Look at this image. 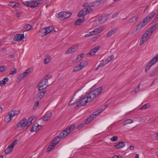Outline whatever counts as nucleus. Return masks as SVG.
<instances>
[{"instance_id":"obj_1","label":"nucleus","mask_w":158,"mask_h":158,"mask_svg":"<svg viewBox=\"0 0 158 158\" xmlns=\"http://www.w3.org/2000/svg\"><path fill=\"white\" fill-rule=\"evenodd\" d=\"M102 90V86L89 92V93H86V94L89 100V102H92L95 99L101 94Z\"/></svg>"},{"instance_id":"obj_2","label":"nucleus","mask_w":158,"mask_h":158,"mask_svg":"<svg viewBox=\"0 0 158 158\" xmlns=\"http://www.w3.org/2000/svg\"><path fill=\"white\" fill-rule=\"evenodd\" d=\"M77 102L78 103L76 106V108H79L81 106H85L88 102H89V101L86 94L85 95L80 97L79 99L77 100Z\"/></svg>"},{"instance_id":"obj_3","label":"nucleus","mask_w":158,"mask_h":158,"mask_svg":"<svg viewBox=\"0 0 158 158\" xmlns=\"http://www.w3.org/2000/svg\"><path fill=\"white\" fill-rule=\"evenodd\" d=\"M52 77V76L48 75L45 77L44 79L42 80L41 81L39 84V91L43 90L46 88L48 86L47 83H48V81Z\"/></svg>"},{"instance_id":"obj_4","label":"nucleus","mask_w":158,"mask_h":158,"mask_svg":"<svg viewBox=\"0 0 158 158\" xmlns=\"http://www.w3.org/2000/svg\"><path fill=\"white\" fill-rule=\"evenodd\" d=\"M19 114V110H11L10 111L8 115L4 119L5 122L8 123L9 122L12 118L15 116H17Z\"/></svg>"},{"instance_id":"obj_5","label":"nucleus","mask_w":158,"mask_h":158,"mask_svg":"<svg viewBox=\"0 0 158 158\" xmlns=\"http://www.w3.org/2000/svg\"><path fill=\"white\" fill-rule=\"evenodd\" d=\"M71 14L72 13L71 12H67L66 11L61 12L57 13L56 16L60 20H63L69 17Z\"/></svg>"},{"instance_id":"obj_6","label":"nucleus","mask_w":158,"mask_h":158,"mask_svg":"<svg viewBox=\"0 0 158 158\" xmlns=\"http://www.w3.org/2000/svg\"><path fill=\"white\" fill-rule=\"evenodd\" d=\"M150 33L147 30L143 35L139 42L140 45H142L143 43L146 42L148 39L149 36L151 35H150Z\"/></svg>"},{"instance_id":"obj_7","label":"nucleus","mask_w":158,"mask_h":158,"mask_svg":"<svg viewBox=\"0 0 158 158\" xmlns=\"http://www.w3.org/2000/svg\"><path fill=\"white\" fill-rule=\"evenodd\" d=\"M104 2L103 0H99L90 3H85L84 4V6L85 7L95 6L101 4Z\"/></svg>"},{"instance_id":"obj_8","label":"nucleus","mask_w":158,"mask_h":158,"mask_svg":"<svg viewBox=\"0 0 158 158\" xmlns=\"http://www.w3.org/2000/svg\"><path fill=\"white\" fill-rule=\"evenodd\" d=\"M156 14V13L154 12L151 13L148 15L143 20H144V23H145L147 24L153 18L155 15Z\"/></svg>"},{"instance_id":"obj_9","label":"nucleus","mask_w":158,"mask_h":158,"mask_svg":"<svg viewBox=\"0 0 158 158\" xmlns=\"http://www.w3.org/2000/svg\"><path fill=\"white\" fill-rule=\"evenodd\" d=\"M52 112L50 111L47 112L44 116L41 118V119L44 121H47L49 120L52 116Z\"/></svg>"},{"instance_id":"obj_10","label":"nucleus","mask_w":158,"mask_h":158,"mask_svg":"<svg viewBox=\"0 0 158 158\" xmlns=\"http://www.w3.org/2000/svg\"><path fill=\"white\" fill-rule=\"evenodd\" d=\"M24 38V34L17 35L14 36V39L13 41H20L22 40Z\"/></svg>"},{"instance_id":"obj_11","label":"nucleus","mask_w":158,"mask_h":158,"mask_svg":"<svg viewBox=\"0 0 158 158\" xmlns=\"http://www.w3.org/2000/svg\"><path fill=\"white\" fill-rule=\"evenodd\" d=\"M147 23H144V20H143V22H140L139 24H138L136 27V32L137 33L139 32L141 28L145 25Z\"/></svg>"},{"instance_id":"obj_12","label":"nucleus","mask_w":158,"mask_h":158,"mask_svg":"<svg viewBox=\"0 0 158 158\" xmlns=\"http://www.w3.org/2000/svg\"><path fill=\"white\" fill-rule=\"evenodd\" d=\"M78 48V45H74L67 50L66 52V54L71 53L76 51Z\"/></svg>"},{"instance_id":"obj_13","label":"nucleus","mask_w":158,"mask_h":158,"mask_svg":"<svg viewBox=\"0 0 158 158\" xmlns=\"http://www.w3.org/2000/svg\"><path fill=\"white\" fill-rule=\"evenodd\" d=\"M67 130H64L61 131L59 134V136L61 139L64 138L69 134L67 131Z\"/></svg>"},{"instance_id":"obj_14","label":"nucleus","mask_w":158,"mask_h":158,"mask_svg":"<svg viewBox=\"0 0 158 158\" xmlns=\"http://www.w3.org/2000/svg\"><path fill=\"white\" fill-rule=\"evenodd\" d=\"M27 121L26 118H23L17 124V127L18 128H21L22 127Z\"/></svg>"},{"instance_id":"obj_15","label":"nucleus","mask_w":158,"mask_h":158,"mask_svg":"<svg viewBox=\"0 0 158 158\" xmlns=\"http://www.w3.org/2000/svg\"><path fill=\"white\" fill-rule=\"evenodd\" d=\"M158 26V24L157 23H155L148 29V31L150 33V35H151L153 32L156 29V27Z\"/></svg>"},{"instance_id":"obj_16","label":"nucleus","mask_w":158,"mask_h":158,"mask_svg":"<svg viewBox=\"0 0 158 158\" xmlns=\"http://www.w3.org/2000/svg\"><path fill=\"white\" fill-rule=\"evenodd\" d=\"M100 47L97 46L95 47L93 49H91L89 53L90 55L92 56H94L95 55V53L99 49Z\"/></svg>"},{"instance_id":"obj_17","label":"nucleus","mask_w":158,"mask_h":158,"mask_svg":"<svg viewBox=\"0 0 158 158\" xmlns=\"http://www.w3.org/2000/svg\"><path fill=\"white\" fill-rule=\"evenodd\" d=\"M46 32H47V31H46L45 28H42L40 29L39 33L40 36L43 37L47 35L46 34Z\"/></svg>"},{"instance_id":"obj_18","label":"nucleus","mask_w":158,"mask_h":158,"mask_svg":"<svg viewBox=\"0 0 158 158\" xmlns=\"http://www.w3.org/2000/svg\"><path fill=\"white\" fill-rule=\"evenodd\" d=\"M139 18L138 15H135L129 19L128 23H132L135 21Z\"/></svg>"},{"instance_id":"obj_19","label":"nucleus","mask_w":158,"mask_h":158,"mask_svg":"<svg viewBox=\"0 0 158 158\" xmlns=\"http://www.w3.org/2000/svg\"><path fill=\"white\" fill-rule=\"evenodd\" d=\"M125 146V143L124 142H119L117 144L115 145L114 146L117 149H119L123 148Z\"/></svg>"},{"instance_id":"obj_20","label":"nucleus","mask_w":158,"mask_h":158,"mask_svg":"<svg viewBox=\"0 0 158 158\" xmlns=\"http://www.w3.org/2000/svg\"><path fill=\"white\" fill-rule=\"evenodd\" d=\"M9 6H12L13 7L16 8L20 7V5L18 3H16L14 2H10L9 3Z\"/></svg>"},{"instance_id":"obj_21","label":"nucleus","mask_w":158,"mask_h":158,"mask_svg":"<svg viewBox=\"0 0 158 158\" xmlns=\"http://www.w3.org/2000/svg\"><path fill=\"white\" fill-rule=\"evenodd\" d=\"M56 145L55 144H54L52 142L48 146L47 150V152H50Z\"/></svg>"},{"instance_id":"obj_22","label":"nucleus","mask_w":158,"mask_h":158,"mask_svg":"<svg viewBox=\"0 0 158 158\" xmlns=\"http://www.w3.org/2000/svg\"><path fill=\"white\" fill-rule=\"evenodd\" d=\"M13 147L10 144V145L5 150V152L6 154H8L11 152L13 148Z\"/></svg>"},{"instance_id":"obj_23","label":"nucleus","mask_w":158,"mask_h":158,"mask_svg":"<svg viewBox=\"0 0 158 158\" xmlns=\"http://www.w3.org/2000/svg\"><path fill=\"white\" fill-rule=\"evenodd\" d=\"M85 20L84 17H83V18L82 19H79L77 20L75 22V25H79L83 23Z\"/></svg>"},{"instance_id":"obj_24","label":"nucleus","mask_w":158,"mask_h":158,"mask_svg":"<svg viewBox=\"0 0 158 158\" xmlns=\"http://www.w3.org/2000/svg\"><path fill=\"white\" fill-rule=\"evenodd\" d=\"M60 139L59 136H57L53 139L52 142L56 145L60 141Z\"/></svg>"},{"instance_id":"obj_25","label":"nucleus","mask_w":158,"mask_h":158,"mask_svg":"<svg viewBox=\"0 0 158 158\" xmlns=\"http://www.w3.org/2000/svg\"><path fill=\"white\" fill-rule=\"evenodd\" d=\"M46 93V91H43L37 94V96L40 99L43 98L44 96Z\"/></svg>"},{"instance_id":"obj_26","label":"nucleus","mask_w":158,"mask_h":158,"mask_svg":"<svg viewBox=\"0 0 158 158\" xmlns=\"http://www.w3.org/2000/svg\"><path fill=\"white\" fill-rule=\"evenodd\" d=\"M38 5V3L35 2L30 1L29 7L32 8H34L37 6Z\"/></svg>"},{"instance_id":"obj_27","label":"nucleus","mask_w":158,"mask_h":158,"mask_svg":"<svg viewBox=\"0 0 158 158\" xmlns=\"http://www.w3.org/2000/svg\"><path fill=\"white\" fill-rule=\"evenodd\" d=\"M85 9H83L82 10H81V11H80L78 15V16L79 17H81L82 16H84L85 15H86L87 13L86 12V11L85 10Z\"/></svg>"},{"instance_id":"obj_28","label":"nucleus","mask_w":158,"mask_h":158,"mask_svg":"<svg viewBox=\"0 0 158 158\" xmlns=\"http://www.w3.org/2000/svg\"><path fill=\"white\" fill-rule=\"evenodd\" d=\"M54 28L53 26H50L47 27L45 28L46 31H47V32L46 34V35L50 33L53 29Z\"/></svg>"},{"instance_id":"obj_29","label":"nucleus","mask_w":158,"mask_h":158,"mask_svg":"<svg viewBox=\"0 0 158 158\" xmlns=\"http://www.w3.org/2000/svg\"><path fill=\"white\" fill-rule=\"evenodd\" d=\"M75 127V125L74 124H72L69 127L66 128L65 129L67 130V131L68 133L69 134L70 132L72 131L74 129Z\"/></svg>"},{"instance_id":"obj_30","label":"nucleus","mask_w":158,"mask_h":158,"mask_svg":"<svg viewBox=\"0 0 158 158\" xmlns=\"http://www.w3.org/2000/svg\"><path fill=\"white\" fill-rule=\"evenodd\" d=\"M107 20V18L105 16H102L99 17V21L101 23H104Z\"/></svg>"},{"instance_id":"obj_31","label":"nucleus","mask_w":158,"mask_h":158,"mask_svg":"<svg viewBox=\"0 0 158 158\" xmlns=\"http://www.w3.org/2000/svg\"><path fill=\"white\" fill-rule=\"evenodd\" d=\"M102 31V30H98V29H96L93 31L90 32L89 33L90 36H91L98 33H100Z\"/></svg>"},{"instance_id":"obj_32","label":"nucleus","mask_w":158,"mask_h":158,"mask_svg":"<svg viewBox=\"0 0 158 158\" xmlns=\"http://www.w3.org/2000/svg\"><path fill=\"white\" fill-rule=\"evenodd\" d=\"M158 61V59L155 56L152 58L149 63L151 64H152V65H153L156 63Z\"/></svg>"},{"instance_id":"obj_33","label":"nucleus","mask_w":158,"mask_h":158,"mask_svg":"<svg viewBox=\"0 0 158 158\" xmlns=\"http://www.w3.org/2000/svg\"><path fill=\"white\" fill-rule=\"evenodd\" d=\"M116 31V30L115 29H112L107 34L106 36L107 37H110L112 35L114 34L115 32Z\"/></svg>"},{"instance_id":"obj_34","label":"nucleus","mask_w":158,"mask_h":158,"mask_svg":"<svg viewBox=\"0 0 158 158\" xmlns=\"http://www.w3.org/2000/svg\"><path fill=\"white\" fill-rule=\"evenodd\" d=\"M87 65V62L85 61H83L79 64L82 69L86 67Z\"/></svg>"},{"instance_id":"obj_35","label":"nucleus","mask_w":158,"mask_h":158,"mask_svg":"<svg viewBox=\"0 0 158 158\" xmlns=\"http://www.w3.org/2000/svg\"><path fill=\"white\" fill-rule=\"evenodd\" d=\"M82 69L79 64L78 66L74 67L73 71L74 72H77Z\"/></svg>"},{"instance_id":"obj_36","label":"nucleus","mask_w":158,"mask_h":158,"mask_svg":"<svg viewBox=\"0 0 158 158\" xmlns=\"http://www.w3.org/2000/svg\"><path fill=\"white\" fill-rule=\"evenodd\" d=\"M32 27L30 24H27L24 26V30L25 31H28L32 28Z\"/></svg>"},{"instance_id":"obj_37","label":"nucleus","mask_w":158,"mask_h":158,"mask_svg":"<svg viewBox=\"0 0 158 158\" xmlns=\"http://www.w3.org/2000/svg\"><path fill=\"white\" fill-rule=\"evenodd\" d=\"M9 80V79L7 77H6L4 78L2 81H0V85H5L6 84V82L8 81Z\"/></svg>"},{"instance_id":"obj_38","label":"nucleus","mask_w":158,"mask_h":158,"mask_svg":"<svg viewBox=\"0 0 158 158\" xmlns=\"http://www.w3.org/2000/svg\"><path fill=\"white\" fill-rule=\"evenodd\" d=\"M133 122V121L131 119H127L123 122V125L124 126L127 124H130Z\"/></svg>"},{"instance_id":"obj_39","label":"nucleus","mask_w":158,"mask_h":158,"mask_svg":"<svg viewBox=\"0 0 158 158\" xmlns=\"http://www.w3.org/2000/svg\"><path fill=\"white\" fill-rule=\"evenodd\" d=\"M141 85V83H139L137 86V88L135 89L134 90H132L131 92L133 94H134V92L135 94L139 92V87Z\"/></svg>"},{"instance_id":"obj_40","label":"nucleus","mask_w":158,"mask_h":158,"mask_svg":"<svg viewBox=\"0 0 158 158\" xmlns=\"http://www.w3.org/2000/svg\"><path fill=\"white\" fill-rule=\"evenodd\" d=\"M114 56L113 55L108 56L107 59L106 60V64H107L110 61L114 58Z\"/></svg>"},{"instance_id":"obj_41","label":"nucleus","mask_w":158,"mask_h":158,"mask_svg":"<svg viewBox=\"0 0 158 158\" xmlns=\"http://www.w3.org/2000/svg\"><path fill=\"white\" fill-rule=\"evenodd\" d=\"M50 59L51 57L49 56H47L44 60V62L46 64H48L50 61Z\"/></svg>"},{"instance_id":"obj_42","label":"nucleus","mask_w":158,"mask_h":158,"mask_svg":"<svg viewBox=\"0 0 158 158\" xmlns=\"http://www.w3.org/2000/svg\"><path fill=\"white\" fill-rule=\"evenodd\" d=\"M7 69V68L6 66H0V72H3L6 71Z\"/></svg>"},{"instance_id":"obj_43","label":"nucleus","mask_w":158,"mask_h":158,"mask_svg":"<svg viewBox=\"0 0 158 158\" xmlns=\"http://www.w3.org/2000/svg\"><path fill=\"white\" fill-rule=\"evenodd\" d=\"M39 103L38 101H36L35 104L33 106V109L34 110H36L37 108H39Z\"/></svg>"},{"instance_id":"obj_44","label":"nucleus","mask_w":158,"mask_h":158,"mask_svg":"<svg viewBox=\"0 0 158 158\" xmlns=\"http://www.w3.org/2000/svg\"><path fill=\"white\" fill-rule=\"evenodd\" d=\"M152 65V64H151L149 63L148 64V65L146 66L145 68V72L146 73L147 72V71L149 70V69L150 68Z\"/></svg>"},{"instance_id":"obj_45","label":"nucleus","mask_w":158,"mask_h":158,"mask_svg":"<svg viewBox=\"0 0 158 158\" xmlns=\"http://www.w3.org/2000/svg\"><path fill=\"white\" fill-rule=\"evenodd\" d=\"M84 56V54L83 53L81 54L78 55L77 56V59L79 61H80L83 58Z\"/></svg>"},{"instance_id":"obj_46","label":"nucleus","mask_w":158,"mask_h":158,"mask_svg":"<svg viewBox=\"0 0 158 158\" xmlns=\"http://www.w3.org/2000/svg\"><path fill=\"white\" fill-rule=\"evenodd\" d=\"M98 113H96V111L94 112L93 113L91 116L92 117V119H94V118H96L98 115Z\"/></svg>"},{"instance_id":"obj_47","label":"nucleus","mask_w":158,"mask_h":158,"mask_svg":"<svg viewBox=\"0 0 158 158\" xmlns=\"http://www.w3.org/2000/svg\"><path fill=\"white\" fill-rule=\"evenodd\" d=\"M33 119H29L27 122L26 123V128H27L32 123V121Z\"/></svg>"},{"instance_id":"obj_48","label":"nucleus","mask_w":158,"mask_h":158,"mask_svg":"<svg viewBox=\"0 0 158 158\" xmlns=\"http://www.w3.org/2000/svg\"><path fill=\"white\" fill-rule=\"evenodd\" d=\"M18 140L17 139H15L10 144L13 148L18 143Z\"/></svg>"},{"instance_id":"obj_49","label":"nucleus","mask_w":158,"mask_h":158,"mask_svg":"<svg viewBox=\"0 0 158 158\" xmlns=\"http://www.w3.org/2000/svg\"><path fill=\"white\" fill-rule=\"evenodd\" d=\"M157 72L155 71L154 70L151 73L149 76L151 77H153L154 76L157 75Z\"/></svg>"},{"instance_id":"obj_50","label":"nucleus","mask_w":158,"mask_h":158,"mask_svg":"<svg viewBox=\"0 0 158 158\" xmlns=\"http://www.w3.org/2000/svg\"><path fill=\"white\" fill-rule=\"evenodd\" d=\"M118 139V137L117 136H114L111 138L110 140L113 142L117 141Z\"/></svg>"},{"instance_id":"obj_51","label":"nucleus","mask_w":158,"mask_h":158,"mask_svg":"<svg viewBox=\"0 0 158 158\" xmlns=\"http://www.w3.org/2000/svg\"><path fill=\"white\" fill-rule=\"evenodd\" d=\"M85 9V10L86 11V12H87V11L88 13H89L91 12L93 10V9L91 7H89V8Z\"/></svg>"},{"instance_id":"obj_52","label":"nucleus","mask_w":158,"mask_h":158,"mask_svg":"<svg viewBox=\"0 0 158 158\" xmlns=\"http://www.w3.org/2000/svg\"><path fill=\"white\" fill-rule=\"evenodd\" d=\"M149 106H148V104H146L142 106L140 109L141 110L146 109Z\"/></svg>"},{"instance_id":"obj_53","label":"nucleus","mask_w":158,"mask_h":158,"mask_svg":"<svg viewBox=\"0 0 158 158\" xmlns=\"http://www.w3.org/2000/svg\"><path fill=\"white\" fill-rule=\"evenodd\" d=\"M36 125H37V123H35L32 127L34 129L35 131H37L39 130V129L37 128V126H36Z\"/></svg>"},{"instance_id":"obj_54","label":"nucleus","mask_w":158,"mask_h":158,"mask_svg":"<svg viewBox=\"0 0 158 158\" xmlns=\"http://www.w3.org/2000/svg\"><path fill=\"white\" fill-rule=\"evenodd\" d=\"M30 2V1H25L23 3L24 5H25L29 7Z\"/></svg>"},{"instance_id":"obj_55","label":"nucleus","mask_w":158,"mask_h":158,"mask_svg":"<svg viewBox=\"0 0 158 158\" xmlns=\"http://www.w3.org/2000/svg\"><path fill=\"white\" fill-rule=\"evenodd\" d=\"M23 79V77H21L20 75L18 77L17 79L16 80V81L17 82H19L21 80Z\"/></svg>"},{"instance_id":"obj_56","label":"nucleus","mask_w":158,"mask_h":158,"mask_svg":"<svg viewBox=\"0 0 158 158\" xmlns=\"http://www.w3.org/2000/svg\"><path fill=\"white\" fill-rule=\"evenodd\" d=\"M22 14V13L21 11H19L16 13V15L17 17L18 18H19L20 17L21 15Z\"/></svg>"},{"instance_id":"obj_57","label":"nucleus","mask_w":158,"mask_h":158,"mask_svg":"<svg viewBox=\"0 0 158 158\" xmlns=\"http://www.w3.org/2000/svg\"><path fill=\"white\" fill-rule=\"evenodd\" d=\"M103 109L102 108H101V109H99L97 110L96 111V113H98V114H99L102 111H103Z\"/></svg>"},{"instance_id":"obj_58","label":"nucleus","mask_w":158,"mask_h":158,"mask_svg":"<svg viewBox=\"0 0 158 158\" xmlns=\"http://www.w3.org/2000/svg\"><path fill=\"white\" fill-rule=\"evenodd\" d=\"M26 73H24V72L23 73H22L20 74V75L21 76V77H23V78H24L25 77L27 76L26 75Z\"/></svg>"},{"instance_id":"obj_59","label":"nucleus","mask_w":158,"mask_h":158,"mask_svg":"<svg viewBox=\"0 0 158 158\" xmlns=\"http://www.w3.org/2000/svg\"><path fill=\"white\" fill-rule=\"evenodd\" d=\"M85 124L82 123L80 124L79 126L77 127V128L80 129L81 128L83 127H84V125Z\"/></svg>"},{"instance_id":"obj_60","label":"nucleus","mask_w":158,"mask_h":158,"mask_svg":"<svg viewBox=\"0 0 158 158\" xmlns=\"http://www.w3.org/2000/svg\"><path fill=\"white\" fill-rule=\"evenodd\" d=\"M13 69H14V70L13 71H10V75H12V74H14V73H16L15 69V68H14Z\"/></svg>"},{"instance_id":"obj_61","label":"nucleus","mask_w":158,"mask_h":158,"mask_svg":"<svg viewBox=\"0 0 158 158\" xmlns=\"http://www.w3.org/2000/svg\"><path fill=\"white\" fill-rule=\"evenodd\" d=\"M122 156H121L117 155H114L113 157V158H122Z\"/></svg>"},{"instance_id":"obj_62","label":"nucleus","mask_w":158,"mask_h":158,"mask_svg":"<svg viewBox=\"0 0 158 158\" xmlns=\"http://www.w3.org/2000/svg\"><path fill=\"white\" fill-rule=\"evenodd\" d=\"M106 64L105 63H101L98 66L99 68L101 67H103L105 64Z\"/></svg>"},{"instance_id":"obj_63","label":"nucleus","mask_w":158,"mask_h":158,"mask_svg":"<svg viewBox=\"0 0 158 158\" xmlns=\"http://www.w3.org/2000/svg\"><path fill=\"white\" fill-rule=\"evenodd\" d=\"M30 72V69H27L26 70V71L24 72V73H26V75H27Z\"/></svg>"},{"instance_id":"obj_64","label":"nucleus","mask_w":158,"mask_h":158,"mask_svg":"<svg viewBox=\"0 0 158 158\" xmlns=\"http://www.w3.org/2000/svg\"><path fill=\"white\" fill-rule=\"evenodd\" d=\"M158 19V14H157V15H156V16L154 19L153 20V21H154V22H156L157 20V19Z\"/></svg>"}]
</instances>
